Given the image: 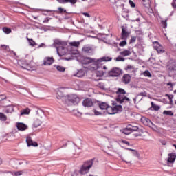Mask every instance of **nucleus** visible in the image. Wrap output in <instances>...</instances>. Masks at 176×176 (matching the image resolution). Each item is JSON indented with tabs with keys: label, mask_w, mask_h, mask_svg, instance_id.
Returning a JSON list of instances; mask_svg holds the SVG:
<instances>
[{
	"label": "nucleus",
	"mask_w": 176,
	"mask_h": 176,
	"mask_svg": "<svg viewBox=\"0 0 176 176\" xmlns=\"http://www.w3.org/2000/svg\"><path fill=\"white\" fill-rule=\"evenodd\" d=\"M50 19L46 18V19L43 21V23H49V21H50Z\"/></svg>",
	"instance_id": "obj_51"
},
{
	"label": "nucleus",
	"mask_w": 176,
	"mask_h": 176,
	"mask_svg": "<svg viewBox=\"0 0 176 176\" xmlns=\"http://www.w3.org/2000/svg\"><path fill=\"white\" fill-rule=\"evenodd\" d=\"M70 46H74V47H79L80 43L79 41H73L69 43Z\"/></svg>",
	"instance_id": "obj_27"
},
{
	"label": "nucleus",
	"mask_w": 176,
	"mask_h": 176,
	"mask_svg": "<svg viewBox=\"0 0 176 176\" xmlns=\"http://www.w3.org/2000/svg\"><path fill=\"white\" fill-rule=\"evenodd\" d=\"M63 97H64V91H63V89H59L56 92V98L59 100V98H63Z\"/></svg>",
	"instance_id": "obj_18"
},
{
	"label": "nucleus",
	"mask_w": 176,
	"mask_h": 176,
	"mask_svg": "<svg viewBox=\"0 0 176 176\" xmlns=\"http://www.w3.org/2000/svg\"><path fill=\"white\" fill-rule=\"evenodd\" d=\"M43 46H45V44L42 43L39 45V47H42Z\"/></svg>",
	"instance_id": "obj_57"
},
{
	"label": "nucleus",
	"mask_w": 176,
	"mask_h": 176,
	"mask_svg": "<svg viewBox=\"0 0 176 176\" xmlns=\"http://www.w3.org/2000/svg\"><path fill=\"white\" fill-rule=\"evenodd\" d=\"M16 127L18 130H20L21 131H24L28 129V126H27L25 124L23 123H18L16 124Z\"/></svg>",
	"instance_id": "obj_15"
},
{
	"label": "nucleus",
	"mask_w": 176,
	"mask_h": 176,
	"mask_svg": "<svg viewBox=\"0 0 176 176\" xmlns=\"http://www.w3.org/2000/svg\"><path fill=\"white\" fill-rule=\"evenodd\" d=\"M98 87H100V89H102V90H104L105 89V85L104 84V82H99L97 85Z\"/></svg>",
	"instance_id": "obj_34"
},
{
	"label": "nucleus",
	"mask_w": 176,
	"mask_h": 176,
	"mask_svg": "<svg viewBox=\"0 0 176 176\" xmlns=\"http://www.w3.org/2000/svg\"><path fill=\"white\" fill-rule=\"evenodd\" d=\"M121 56H123V57H126V56H130L131 54V52L129 50H124L120 53Z\"/></svg>",
	"instance_id": "obj_21"
},
{
	"label": "nucleus",
	"mask_w": 176,
	"mask_h": 176,
	"mask_svg": "<svg viewBox=\"0 0 176 176\" xmlns=\"http://www.w3.org/2000/svg\"><path fill=\"white\" fill-rule=\"evenodd\" d=\"M105 72H104L102 70H98L96 71V76H99L100 78H101V76H104V74H105Z\"/></svg>",
	"instance_id": "obj_29"
},
{
	"label": "nucleus",
	"mask_w": 176,
	"mask_h": 176,
	"mask_svg": "<svg viewBox=\"0 0 176 176\" xmlns=\"http://www.w3.org/2000/svg\"><path fill=\"white\" fill-rule=\"evenodd\" d=\"M82 52L85 54H93V47L90 45H85L82 48Z\"/></svg>",
	"instance_id": "obj_10"
},
{
	"label": "nucleus",
	"mask_w": 176,
	"mask_h": 176,
	"mask_svg": "<svg viewBox=\"0 0 176 176\" xmlns=\"http://www.w3.org/2000/svg\"><path fill=\"white\" fill-rule=\"evenodd\" d=\"M26 142L28 146H38V143L36 142L32 141L31 137H28L26 138Z\"/></svg>",
	"instance_id": "obj_14"
},
{
	"label": "nucleus",
	"mask_w": 176,
	"mask_h": 176,
	"mask_svg": "<svg viewBox=\"0 0 176 176\" xmlns=\"http://www.w3.org/2000/svg\"><path fill=\"white\" fill-rule=\"evenodd\" d=\"M0 120L1 122H6L8 120V117L3 113H0Z\"/></svg>",
	"instance_id": "obj_26"
},
{
	"label": "nucleus",
	"mask_w": 176,
	"mask_h": 176,
	"mask_svg": "<svg viewBox=\"0 0 176 176\" xmlns=\"http://www.w3.org/2000/svg\"><path fill=\"white\" fill-rule=\"evenodd\" d=\"M140 96H143L144 97L146 96V92H141Z\"/></svg>",
	"instance_id": "obj_52"
},
{
	"label": "nucleus",
	"mask_w": 176,
	"mask_h": 176,
	"mask_svg": "<svg viewBox=\"0 0 176 176\" xmlns=\"http://www.w3.org/2000/svg\"><path fill=\"white\" fill-rule=\"evenodd\" d=\"M170 104H173V99L169 100Z\"/></svg>",
	"instance_id": "obj_58"
},
{
	"label": "nucleus",
	"mask_w": 176,
	"mask_h": 176,
	"mask_svg": "<svg viewBox=\"0 0 176 176\" xmlns=\"http://www.w3.org/2000/svg\"><path fill=\"white\" fill-rule=\"evenodd\" d=\"M94 114L96 116H98L100 115H101V113L98 111L97 110H94Z\"/></svg>",
	"instance_id": "obj_46"
},
{
	"label": "nucleus",
	"mask_w": 176,
	"mask_h": 176,
	"mask_svg": "<svg viewBox=\"0 0 176 176\" xmlns=\"http://www.w3.org/2000/svg\"><path fill=\"white\" fill-rule=\"evenodd\" d=\"M136 21H140V19L139 18L136 19Z\"/></svg>",
	"instance_id": "obj_61"
},
{
	"label": "nucleus",
	"mask_w": 176,
	"mask_h": 176,
	"mask_svg": "<svg viewBox=\"0 0 176 176\" xmlns=\"http://www.w3.org/2000/svg\"><path fill=\"white\" fill-rule=\"evenodd\" d=\"M91 167H93V161H87L81 166L79 173L81 175H85V174H87V173L90 171V168H91Z\"/></svg>",
	"instance_id": "obj_4"
},
{
	"label": "nucleus",
	"mask_w": 176,
	"mask_h": 176,
	"mask_svg": "<svg viewBox=\"0 0 176 176\" xmlns=\"http://www.w3.org/2000/svg\"><path fill=\"white\" fill-rule=\"evenodd\" d=\"M6 113H9V111H8V110H6Z\"/></svg>",
	"instance_id": "obj_63"
},
{
	"label": "nucleus",
	"mask_w": 176,
	"mask_h": 176,
	"mask_svg": "<svg viewBox=\"0 0 176 176\" xmlns=\"http://www.w3.org/2000/svg\"><path fill=\"white\" fill-rule=\"evenodd\" d=\"M56 45H63V43L61 41L56 42Z\"/></svg>",
	"instance_id": "obj_53"
},
{
	"label": "nucleus",
	"mask_w": 176,
	"mask_h": 176,
	"mask_svg": "<svg viewBox=\"0 0 176 176\" xmlns=\"http://www.w3.org/2000/svg\"><path fill=\"white\" fill-rule=\"evenodd\" d=\"M130 35V32L127 31V29L124 27L122 28V34H121V39L123 41H126L129 36Z\"/></svg>",
	"instance_id": "obj_9"
},
{
	"label": "nucleus",
	"mask_w": 176,
	"mask_h": 176,
	"mask_svg": "<svg viewBox=\"0 0 176 176\" xmlns=\"http://www.w3.org/2000/svg\"><path fill=\"white\" fill-rule=\"evenodd\" d=\"M163 28H167V20H164L161 21Z\"/></svg>",
	"instance_id": "obj_37"
},
{
	"label": "nucleus",
	"mask_w": 176,
	"mask_h": 176,
	"mask_svg": "<svg viewBox=\"0 0 176 176\" xmlns=\"http://www.w3.org/2000/svg\"><path fill=\"white\" fill-rule=\"evenodd\" d=\"M102 62L100 65V67L98 68V69H100V68H102V69H104V71H107V66H102Z\"/></svg>",
	"instance_id": "obj_41"
},
{
	"label": "nucleus",
	"mask_w": 176,
	"mask_h": 176,
	"mask_svg": "<svg viewBox=\"0 0 176 176\" xmlns=\"http://www.w3.org/2000/svg\"><path fill=\"white\" fill-rule=\"evenodd\" d=\"M82 105L87 107H93V100L90 98H86L82 101Z\"/></svg>",
	"instance_id": "obj_13"
},
{
	"label": "nucleus",
	"mask_w": 176,
	"mask_h": 176,
	"mask_svg": "<svg viewBox=\"0 0 176 176\" xmlns=\"http://www.w3.org/2000/svg\"><path fill=\"white\" fill-rule=\"evenodd\" d=\"M174 93H176V90L174 91Z\"/></svg>",
	"instance_id": "obj_64"
},
{
	"label": "nucleus",
	"mask_w": 176,
	"mask_h": 176,
	"mask_svg": "<svg viewBox=\"0 0 176 176\" xmlns=\"http://www.w3.org/2000/svg\"><path fill=\"white\" fill-rule=\"evenodd\" d=\"M99 108L104 111L106 109L109 115H115L122 111V105L113 104L112 107L108 105L107 102H102L99 104Z\"/></svg>",
	"instance_id": "obj_2"
},
{
	"label": "nucleus",
	"mask_w": 176,
	"mask_h": 176,
	"mask_svg": "<svg viewBox=\"0 0 176 176\" xmlns=\"http://www.w3.org/2000/svg\"><path fill=\"white\" fill-rule=\"evenodd\" d=\"M0 164H2V160L0 159Z\"/></svg>",
	"instance_id": "obj_60"
},
{
	"label": "nucleus",
	"mask_w": 176,
	"mask_h": 176,
	"mask_svg": "<svg viewBox=\"0 0 176 176\" xmlns=\"http://www.w3.org/2000/svg\"><path fill=\"white\" fill-rule=\"evenodd\" d=\"M58 10H59V12H60V13H63V12H64V13H66V12H67V10H64V9H63V8H61V7H59L58 8Z\"/></svg>",
	"instance_id": "obj_44"
},
{
	"label": "nucleus",
	"mask_w": 176,
	"mask_h": 176,
	"mask_svg": "<svg viewBox=\"0 0 176 176\" xmlns=\"http://www.w3.org/2000/svg\"><path fill=\"white\" fill-rule=\"evenodd\" d=\"M54 63V58L53 57H45L43 61V65H52Z\"/></svg>",
	"instance_id": "obj_11"
},
{
	"label": "nucleus",
	"mask_w": 176,
	"mask_h": 176,
	"mask_svg": "<svg viewBox=\"0 0 176 176\" xmlns=\"http://www.w3.org/2000/svg\"><path fill=\"white\" fill-rule=\"evenodd\" d=\"M167 85H168V86H173V84H172L171 82H168V83H167Z\"/></svg>",
	"instance_id": "obj_56"
},
{
	"label": "nucleus",
	"mask_w": 176,
	"mask_h": 176,
	"mask_svg": "<svg viewBox=\"0 0 176 176\" xmlns=\"http://www.w3.org/2000/svg\"><path fill=\"white\" fill-rule=\"evenodd\" d=\"M41 124H42V121H41V120L39 119L34 120L33 123L34 127L36 129L37 127H39V126H41Z\"/></svg>",
	"instance_id": "obj_20"
},
{
	"label": "nucleus",
	"mask_w": 176,
	"mask_h": 176,
	"mask_svg": "<svg viewBox=\"0 0 176 176\" xmlns=\"http://www.w3.org/2000/svg\"><path fill=\"white\" fill-rule=\"evenodd\" d=\"M56 69L57 71H60V72H64V71H65V67L63 66H57Z\"/></svg>",
	"instance_id": "obj_35"
},
{
	"label": "nucleus",
	"mask_w": 176,
	"mask_h": 176,
	"mask_svg": "<svg viewBox=\"0 0 176 176\" xmlns=\"http://www.w3.org/2000/svg\"><path fill=\"white\" fill-rule=\"evenodd\" d=\"M120 74H122V70H120V69L118 67H113L108 73L109 76H113V77L119 76Z\"/></svg>",
	"instance_id": "obj_7"
},
{
	"label": "nucleus",
	"mask_w": 176,
	"mask_h": 176,
	"mask_svg": "<svg viewBox=\"0 0 176 176\" xmlns=\"http://www.w3.org/2000/svg\"><path fill=\"white\" fill-rule=\"evenodd\" d=\"M30 112H31V109L30 108H26L21 111L20 116H24V115H30Z\"/></svg>",
	"instance_id": "obj_19"
},
{
	"label": "nucleus",
	"mask_w": 176,
	"mask_h": 176,
	"mask_svg": "<svg viewBox=\"0 0 176 176\" xmlns=\"http://www.w3.org/2000/svg\"><path fill=\"white\" fill-rule=\"evenodd\" d=\"M164 115H168L169 116H174V113L171 111H164L163 112Z\"/></svg>",
	"instance_id": "obj_33"
},
{
	"label": "nucleus",
	"mask_w": 176,
	"mask_h": 176,
	"mask_svg": "<svg viewBox=\"0 0 176 176\" xmlns=\"http://www.w3.org/2000/svg\"><path fill=\"white\" fill-rule=\"evenodd\" d=\"M135 41H137V37H135V36L131 37V43H134V42H135Z\"/></svg>",
	"instance_id": "obj_48"
},
{
	"label": "nucleus",
	"mask_w": 176,
	"mask_h": 176,
	"mask_svg": "<svg viewBox=\"0 0 176 176\" xmlns=\"http://www.w3.org/2000/svg\"><path fill=\"white\" fill-rule=\"evenodd\" d=\"M59 3H68L69 2L72 5H75L78 2V0H56Z\"/></svg>",
	"instance_id": "obj_16"
},
{
	"label": "nucleus",
	"mask_w": 176,
	"mask_h": 176,
	"mask_svg": "<svg viewBox=\"0 0 176 176\" xmlns=\"http://www.w3.org/2000/svg\"><path fill=\"white\" fill-rule=\"evenodd\" d=\"M2 30H3V32L7 34H9L12 32V29L10 28L4 27V28H3Z\"/></svg>",
	"instance_id": "obj_25"
},
{
	"label": "nucleus",
	"mask_w": 176,
	"mask_h": 176,
	"mask_svg": "<svg viewBox=\"0 0 176 176\" xmlns=\"http://www.w3.org/2000/svg\"><path fill=\"white\" fill-rule=\"evenodd\" d=\"M142 2L144 6L147 7L148 6H149V0H142Z\"/></svg>",
	"instance_id": "obj_36"
},
{
	"label": "nucleus",
	"mask_w": 176,
	"mask_h": 176,
	"mask_svg": "<svg viewBox=\"0 0 176 176\" xmlns=\"http://www.w3.org/2000/svg\"><path fill=\"white\" fill-rule=\"evenodd\" d=\"M154 50L157 52V53H163L164 52V49L163 48V46L159 43L157 41H155L153 43Z\"/></svg>",
	"instance_id": "obj_8"
},
{
	"label": "nucleus",
	"mask_w": 176,
	"mask_h": 176,
	"mask_svg": "<svg viewBox=\"0 0 176 176\" xmlns=\"http://www.w3.org/2000/svg\"><path fill=\"white\" fill-rule=\"evenodd\" d=\"M122 144H125V145H127V146H131V145L130 144V142H129V141L122 140Z\"/></svg>",
	"instance_id": "obj_42"
},
{
	"label": "nucleus",
	"mask_w": 176,
	"mask_h": 176,
	"mask_svg": "<svg viewBox=\"0 0 176 176\" xmlns=\"http://www.w3.org/2000/svg\"><path fill=\"white\" fill-rule=\"evenodd\" d=\"M74 76H77V78H82V76H85V72L83 70H79L76 74H74Z\"/></svg>",
	"instance_id": "obj_22"
},
{
	"label": "nucleus",
	"mask_w": 176,
	"mask_h": 176,
	"mask_svg": "<svg viewBox=\"0 0 176 176\" xmlns=\"http://www.w3.org/2000/svg\"><path fill=\"white\" fill-rule=\"evenodd\" d=\"M141 122L144 124V126H148V127H151V129H155V126L151 122L149 118H147L146 117H142Z\"/></svg>",
	"instance_id": "obj_5"
},
{
	"label": "nucleus",
	"mask_w": 176,
	"mask_h": 176,
	"mask_svg": "<svg viewBox=\"0 0 176 176\" xmlns=\"http://www.w3.org/2000/svg\"><path fill=\"white\" fill-rule=\"evenodd\" d=\"M128 129H129V130L131 131V133H133V131H137V130H138V126H135L131 124L128 125Z\"/></svg>",
	"instance_id": "obj_24"
},
{
	"label": "nucleus",
	"mask_w": 176,
	"mask_h": 176,
	"mask_svg": "<svg viewBox=\"0 0 176 176\" xmlns=\"http://www.w3.org/2000/svg\"><path fill=\"white\" fill-rule=\"evenodd\" d=\"M130 151H133V152H134V154L135 155V156H140V155L138 154V152H137V151L133 150V149H130Z\"/></svg>",
	"instance_id": "obj_50"
},
{
	"label": "nucleus",
	"mask_w": 176,
	"mask_h": 176,
	"mask_svg": "<svg viewBox=\"0 0 176 176\" xmlns=\"http://www.w3.org/2000/svg\"><path fill=\"white\" fill-rule=\"evenodd\" d=\"M122 133L124 134H126V135H129V134H131V131L129 129V126H127L126 128L122 130Z\"/></svg>",
	"instance_id": "obj_28"
},
{
	"label": "nucleus",
	"mask_w": 176,
	"mask_h": 176,
	"mask_svg": "<svg viewBox=\"0 0 176 176\" xmlns=\"http://www.w3.org/2000/svg\"><path fill=\"white\" fill-rule=\"evenodd\" d=\"M129 5L131 8H135V3H134L131 0H129Z\"/></svg>",
	"instance_id": "obj_43"
},
{
	"label": "nucleus",
	"mask_w": 176,
	"mask_h": 176,
	"mask_svg": "<svg viewBox=\"0 0 176 176\" xmlns=\"http://www.w3.org/2000/svg\"><path fill=\"white\" fill-rule=\"evenodd\" d=\"M131 80V76L129 74H126L122 77V82L124 85H129Z\"/></svg>",
	"instance_id": "obj_12"
},
{
	"label": "nucleus",
	"mask_w": 176,
	"mask_h": 176,
	"mask_svg": "<svg viewBox=\"0 0 176 176\" xmlns=\"http://www.w3.org/2000/svg\"><path fill=\"white\" fill-rule=\"evenodd\" d=\"M173 71H176V65H174V67H173Z\"/></svg>",
	"instance_id": "obj_54"
},
{
	"label": "nucleus",
	"mask_w": 176,
	"mask_h": 176,
	"mask_svg": "<svg viewBox=\"0 0 176 176\" xmlns=\"http://www.w3.org/2000/svg\"><path fill=\"white\" fill-rule=\"evenodd\" d=\"M119 45L121 47L126 46L127 45V41H126V40H124L121 41Z\"/></svg>",
	"instance_id": "obj_38"
},
{
	"label": "nucleus",
	"mask_w": 176,
	"mask_h": 176,
	"mask_svg": "<svg viewBox=\"0 0 176 176\" xmlns=\"http://www.w3.org/2000/svg\"><path fill=\"white\" fill-rule=\"evenodd\" d=\"M144 76H147L148 78H152V74H151V72L149 70L144 71L142 74Z\"/></svg>",
	"instance_id": "obj_32"
},
{
	"label": "nucleus",
	"mask_w": 176,
	"mask_h": 176,
	"mask_svg": "<svg viewBox=\"0 0 176 176\" xmlns=\"http://www.w3.org/2000/svg\"><path fill=\"white\" fill-rule=\"evenodd\" d=\"M116 60L117 61H124V58L120 57V56H118L116 58Z\"/></svg>",
	"instance_id": "obj_45"
},
{
	"label": "nucleus",
	"mask_w": 176,
	"mask_h": 176,
	"mask_svg": "<svg viewBox=\"0 0 176 176\" xmlns=\"http://www.w3.org/2000/svg\"><path fill=\"white\" fill-rule=\"evenodd\" d=\"M166 97H168L169 100H173V98L174 97L173 95H169L168 94H166Z\"/></svg>",
	"instance_id": "obj_47"
},
{
	"label": "nucleus",
	"mask_w": 176,
	"mask_h": 176,
	"mask_svg": "<svg viewBox=\"0 0 176 176\" xmlns=\"http://www.w3.org/2000/svg\"><path fill=\"white\" fill-rule=\"evenodd\" d=\"M3 100H6V96L4 94L0 95V101H3Z\"/></svg>",
	"instance_id": "obj_40"
},
{
	"label": "nucleus",
	"mask_w": 176,
	"mask_h": 176,
	"mask_svg": "<svg viewBox=\"0 0 176 176\" xmlns=\"http://www.w3.org/2000/svg\"><path fill=\"white\" fill-rule=\"evenodd\" d=\"M6 173H10V174H13V173L12 171H8Z\"/></svg>",
	"instance_id": "obj_59"
},
{
	"label": "nucleus",
	"mask_w": 176,
	"mask_h": 176,
	"mask_svg": "<svg viewBox=\"0 0 176 176\" xmlns=\"http://www.w3.org/2000/svg\"><path fill=\"white\" fill-rule=\"evenodd\" d=\"M175 159H176V155L174 153H170L168 154V162L169 163H174V162H175Z\"/></svg>",
	"instance_id": "obj_17"
},
{
	"label": "nucleus",
	"mask_w": 176,
	"mask_h": 176,
	"mask_svg": "<svg viewBox=\"0 0 176 176\" xmlns=\"http://www.w3.org/2000/svg\"><path fill=\"white\" fill-rule=\"evenodd\" d=\"M173 146L175 148V149H176V144H173Z\"/></svg>",
	"instance_id": "obj_62"
},
{
	"label": "nucleus",
	"mask_w": 176,
	"mask_h": 176,
	"mask_svg": "<svg viewBox=\"0 0 176 176\" xmlns=\"http://www.w3.org/2000/svg\"><path fill=\"white\" fill-rule=\"evenodd\" d=\"M14 175H16V176L23 175V171L14 172Z\"/></svg>",
	"instance_id": "obj_39"
},
{
	"label": "nucleus",
	"mask_w": 176,
	"mask_h": 176,
	"mask_svg": "<svg viewBox=\"0 0 176 176\" xmlns=\"http://www.w3.org/2000/svg\"><path fill=\"white\" fill-rule=\"evenodd\" d=\"M151 108H153L154 111H159V109H160V107L159 105L155 104L153 102H151Z\"/></svg>",
	"instance_id": "obj_31"
},
{
	"label": "nucleus",
	"mask_w": 176,
	"mask_h": 176,
	"mask_svg": "<svg viewBox=\"0 0 176 176\" xmlns=\"http://www.w3.org/2000/svg\"><path fill=\"white\" fill-rule=\"evenodd\" d=\"M27 39L30 45V46H36V43L32 39L27 37Z\"/></svg>",
	"instance_id": "obj_30"
},
{
	"label": "nucleus",
	"mask_w": 176,
	"mask_h": 176,
	"mask_svg": "<svg viewBox=\"0 0 176 176\" xmlns=\"http://www.w3.org/2000/svg\"><path fill=\"white\" fill-rule=\"evenodd\" d=\"M126 71H129V72H135V67L134 66L129 65L126 68Z\"/></svg>",
	"instance_id": "obj_23"
},
{
	"label": "nucleus",
	"mask_w": 176,
	"mask_h": 176,
	"mask_svg": "<svg viewBox=\"0 0 176 176\" xmlns=\"http://www.w3.org/2000/svg\"><path fill=\"white\" fill-rule=\"evenodd\" d=\"M117 98L116 100L120 104H123V102H130V99L124 96L126 91L122 88H119L117 91Z\"/></svg>",
	"instance_id": "obj_3"
},
{
	"label": "nucleus",
	"mask_w": 176,
	"mask_h": 176,
	"mask_svg": "<svg viewBox=\"0 0 176 176\" xmlns=\"http://www.w3.org/2000/svg\"><path fill=\"white\" fill-rule=\"evenodd\" d=\"M82 14H83V16H85V17H90V14L87 12H82Z\"/></svg>",
	"instance_id": "obj_49"
},
{
	"label": "nucleus",
	"mask_w": 176,
	"mask_h": 176,
	"mask_svg": "<svg viewBox=\"0 0 176 176\" xmlns=\"http://www.w3.org/2000/svg\"><path fill=\"white\" fill-rule=\"evenodd\" d=\"M67 100L69 102H72V104L76 105V104H79L80 102V98L76 95H71L67 96Z\"/></svg>",
	"instance_id": "obj_6"
},
{
	"label": "nucleus",
	"mask_w": 176,
	"mask_h": 176,
	"mask_svg": "<svg viewBox=\"0 0 176 176\" xmlns=\"http://www.w3.org/2000/svg\"><path fill=\"white\" fill-rule=\"evenodd\" d=\"M136 32H139L140 35H142V32L137 30Z\"/></svg>",
	"instance_id": "obj_55"
},
{
	"label": "nucleus",
	"mask_w": 176,
	"mask_h": 176,
	"mask_svg": "<svg viewBox=\"0 0 176 176\" xmlns=\"http://www.w3.org/2000/svg\"><path fill=\"white\" fill-rule=\"evenodd\" d=\"M104 61H112V58L111 56H103L99 59H96L86 57L83 58L82 64H91L89 69H91V71H96V69L100 68V65L104 63Z\"/></svg>",
	"instance_id": "obj_1"
}]
</instances>
